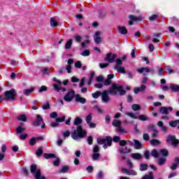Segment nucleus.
Masks as SVG:
<instances>
[{
	"mask_svg": "<svg viewBox=\"0 0 179 179\" xmlns=\"http://www.w3.org/2000/svg\"><path fill=\"white\" fill-rule=\"evenodd\" d=\"M17 93L16 92V90H10L8 91H6L4 92V98L3 96V100H16V94Z\"/></svg>",
	"mask_w": 179,
	"mask_h": 179,
	"instance_id": "39448f33",
	"label": "nucleus"
},
{
	"mask_svg": "<svg viewBox=\"0 0 179 179\" xmlns=\"http://www.w3.org/2000/svg\"><path fill=\"white\" fill-rule=\"evenodd\" d=\"M126 115H128V117H130L131 118H133L134 120H138V117L135 113L132 112H127Z\"/></svg>",
	"mask_w": 179,
	"mask_h": 179,
	"instance_id": "7c9ffc66",
	"label": "nucleus"
},
{
	"mask_svg": "<svg viewBox=\"0 0 179 179\" xmlns=\"http://www.w3.org/2000/svg\"><path fill=\"white\" fill-rule=\"evenodd\" d=\"M72 47V39H70L69 41H67V43L65 45V48L66 50H69Z\"/></svg>",
	"mask_w": 179,
	"mask_h": 179,
	"instance_id": "37998d69",
	"label": "nucleus"
},
{
	"mask_svg": "<svg viewBox=\"0 0 179 179\" xmlns=\"http://www.w3.org/2000/svg\"><path fill=\"white\" fill-rule=\"evenodd\" d=\"M108 93L110 94H112V96H115L117 95V93H120V96H124L127 92L125 90H122V85H118V84H113L111 88L108 90Z\"/></svg>",
	"mask_w": 179,
	"mask_h": 179,
	"instance_id": "f03ea898",
	"label": "nucleus"
},
{
	"mask_svg": "<svg viewBox=\"0 0 179 179\" xmlns=\"http://www.w3.org/2000/svg\"><path fill=\"white\" fill-rule=\"evenodd\" d=\"M134 148L137 150L142 149V144L141 143V142H139V141L134 139Z\"/></svg>",
	"mask_w": 179,
	"mask_h": 179,
	"instance_id": "bb28decb",
	"label": "nucleus"
},
{
	"mask_svg": "<svg viewBox=\"0 0 179 179\" xmlns=\"http://www.w3.org/2000/svg\"><path fill=\"white\" fill-rule=\"evenodd\" d=\"M53 87H54V90L56 92H59L60 90H62V92H66V88H65V87H59L57 84H54L53 85Z\"/></svg>",
	"mask_w": 179,
	"mask_h": 179,
	"instance_id": "b1692460",
	"label": "nucleus"
},
{
	"mask_svg": "<svg viewBox=\"0 0 179 179\" xmlns=\"http://www.w3.org/2000/svg\"><path fill=\"white\" fill-rule=\"evenodd\" d=\"M112 125L117 128V132H125V130H124V128H122V123L119 120H113Z\"/></svg>",
	"mask_w": 179,
	"mask_h": 179,
	"instance_id": "1a4fd4ad",
	"label": "nucleus"
},
{
	"mask_svg": "<svg viewBox=\"0 0 179 179\" xmlns=\"http://www.w3.org/2000/svg\"><path fill=\"white\" fill-rule=\"evenodd\" d=\"M92 118L93 117L92 116V113H90L88 115H87V117H85V121L87 124L92 122Z\"/></svg>",
	"mask_w": 179,
	"mask_h": 179,
	"instance_id": "79ce46f5",
	"label": "nucleus"
},
{
	"mask_svg": "<svg viewBox=\"0 0 179 179\" xmlns=\"http://www.w3.org/2000/svg\"><path fill=\"white\" fill-rule=\"evenodd\" d=\"M36 155L38 157H41V156H43V148H38L36 150Z\"/></svg>",
	"mask_w": 179,
	"mask_h": 179,
	"instance_id": "49530a36",
	"label": "nucleus"
},
{
	"mask_svg": "<svg viewBox=\"0 0 179 179\" xmlns=\"http://www.w3.org/2000/svg\"><path fill=\"white\" fill-rule=\"evenodd\" d=\"M87 173H93V166H88L87 167Z\"/></svg>",
	"mask_w": 179,
	"mask_h": 179,
	"instance_id": "338daca9",
	"label": "nucleus"
},
{
	"mask_svg": "<svg viewBox=\"0 0 179 179\" xmlns=\"http://www.w3.org/2000/svg\"><path fill=\"white\" fill-rule=\"evenodd\" d=\"M58 117V113L57 112H52L50 113V118H57Z\"/></svg>",
	"mask_w": 179,
	"mask_h": 179,
	"instance_id": "680f3d73",
	"label": "nucleus"
},
{
	"mask_svg": "<svg viewBox=\"0 0 179 179\" xmlns=\"http://www.w3.org/2000/svg\"><path fill=\"white\" fill-rule=\"evenodd\" d=\"M165 70L166 73H169V74L174 73V70H173V69H171L170 66H166L165 67Z\"/></svg>",
	"mask_w": 179,
	"mask_h": 179,
	"instance_id": "ea45409f",
	"label": "nucleus"
},
{
	"mask_svg": "<svg viewBox=\"0 0 179 179\" xmlns=\"http://www.w3.org/2000/svg\"><path fill=\"white\" fill-rule=\"evenodd\" d=\"M81 55H83V57H89V55H90V51H89V50H86L81 52Z\"/></svg>",
	"mask_w": 179,
	"mask_h": 179,
	"instance_id": "09e8293b",
	"label": "nucleus"
},
{
	"mask_svg": "<svg viewBox=\"0 0 179 179\" xmlns=\"http://www.w3.org/2000/svg\"><path fill=\"white\" fill-rule=\"evenodd\" d=\"M169 111H173V108L171 106H169L168 108L163 106L159 108V113H161V114H164L165 115L169 114Z\"/></svg>",
	"mask_w": 179,
	"mask_h": 179,
	"instance_id": "4468645a",
	"label": "nucleus"
},
{
	"mask_svg": "<svg viewBox=\"0 0 179 179\" xmlns=\"http://www.w3.org/2000/svg\"><path fill=\"white\" fill-rule=\"evenodd\" d=\"M69 170V166H64L62 168V169L59 171V173H65L66 171H68Z\"/></svg>",
	"mask_w": 179,
	"mask_h": 179,
	"instance_id": "3c124183",
	"label": "nucleus"
},
{
	"mask_svg": "<svg viewBox=\"0 0 179 179\" xmlns=\"http://www.w3.org/2000/svg\"><path fill=\"white\" fill-rule=\"evenodd\" d=\"M102 92L100 91H96L95 93L92 94V97L94 99H99V97H100V96H101Z\"/></svg>",
	"mask_w": 179,
	"mask_h": 179,
	"instance_id": "e433bc0d",
	"label": "nucleus"
},
{
	"mask_svg": "<svg viewBox=\"0 0 179 179\" xmlns=\"http://www.w3.org/2000/svg\"><path fill=\"white\" fill-rule=\"evenodd\" d=\"M101 35V32H100V31H97L95 32V34L94 36V41L96 44H100L101 43V38L100 37Z\"/></svg>",
	"mask_w": 179,
	"mask_h": 179,
	"instance_id": "2eb2a0df",
	"label": "nucleus"
},
{
	"mask_svg": "<svg viewBox=\"0 0 179 179\" xmlns=\"http://www.w3.org/2000/svg\"><path fill=\"white\" fill-rule=\"evenodd\" d=\"M32 124L34 125V127H40L41 125V128L43 129L45 128V123H44V120L40 115H36V120L32 123Z\"/></svg>",
	"mask_w": 179,
	"mask_h": 179,
	"instance_id": "0eeeda50",
	"label": "nucleus"
},
{
	"mask_svg": "<svg viewBox=\"0 0 179 179\" xmlns=\"http://www.w3.org/2000/svg\"><path fill=\"white\" fill-rule=\"evenodd\" d=\"M141 171H146L148 170V164H141L140 165Z\"/></svg>",
	"mask_w": 179,
	"mask_h": 179,
	"instance_id": "58836bf2",
	"label": "nucleus"
},
{
	"mask_svg": "<svg viewBox=\"0 0 179 179\" xmlns=\"http://www.w3.org/2000/svg\"><path fill=\"white\" fill-rule=\"evenodd\" d=\"M131 157L132 159H134V160H141L142 157H143L141 153H132L131 154Z\"/></svg>",
	"mask_w": 179,
	"mask_h": 179,
	"instance_id": "412c9836",
	"label": "nucleus"
},
{
	"mask_svg": "<svg viewBox=\"0 0 179 179\" xmlns=\"http://www.w3.org/2000/svg\"><path fill=\"white\" fill-rule=\"evenodd\" d=\"M144 141H149L150 139V137L149 136L148 134L145 133L143 136Z\"/></svg>",
	"mask_w": 179,
	"mask_h": 179,
	"instance_id": "bf43d9fd",
	"label": "nucleus"
},
{
	"mask_svg": "<svg viewBox=\"0 0 179 179\" xmlns=\"http://www.w3.org/2000/svg\"><path fill=\"white\" fill-rule=\"evenodd\" d=\"M131 108L134 111H138V110H141V106H139L138 104H133L131 106Z\"/></svg>",
	"mask_w": 179,
	"mask_h": 179,
	"instance_id": "a18cd8bd",
	"label": "nucleus"
},
{
	"mask_svg": "<svg viewBox=\"0 0 179 179\" xmlns=\"http://www.w3.org/2000/svg\"><path fill=\"white\" fill-rule=\"evenodd\" d=\"M137 72H138V73H143V75H146V73L150 72V70L148 68H141L137 69Z\"/></svg>",
	"mask_w": 179,
	"mask_h": 179,
	"instance_id": "5701e85b",
	"label": "nucleus"
},
{
	"mask_svg": "<svg viewBox=\"0 0 179 179\" xmlns=\"http://www.w3.org/2000/svg\"><path fill=\"white\" fill-rule=\"evenodd\" d=\"M117 30L121 34H127L128 33V30H127L125 27H118Z\"/></svg>",
	"mask_w": 179,
	"mask_h": 179,
	"instance_id": "393cba45",
	"label": "nucleus"
},
{
	"mask_svg": "<svg viewBox=\"0 0 179 179\" xmlns=\"http://www.w3.org/2000/svg\"><path fill=\"white\" fill-rule=\"evenodd\" d=\"M50 24L52 27H57V26H58V21H57V18L52 17L50 19Z\"/></svg>",
	"mask_w": 179,
	"mask_h": 179,
	"instance_id": "c85d7f7f",
	"label": "nucleus"
},
{
	"mask_svg": "<svg viewBox=\"0 0 179 179\" xmlns=\"http://www.w3.org/2000/svg\"><path fill=\"white\" fill-rule=\"evenodd\" d=\"M17 120L18 121H22V122H27V116L24 114L20 115L17 117Z\"/></svg>",
	"mask_w": 179,
	"mask_h": 179,
	"instance_id": "aec40b11",
	"label": "nucleus"
},
{
	"mask_svg": "<svg viewBox=\"0 0 179 179\" xmlns=\"http://www.w3.org/2000/svg\"><path fill=\"white\" fill-rule=\"evenodd\" d=\"M46 90H47V87L43 85L39 89V92L41 93L42 92H46Z\"/></svg>",
	"mask_w": 179,
	"mask_h": 179,
	"instance_id": "774afa93",
	"label": "nucleus"
},
{
	"mask_svg": "<svg viewBox=\"0 0 179 179\" xmlns=\"http://www.w3.org/2000/svg\"><path fill=\"white\" fill-rule=\"evenodd\" d=\"M23 125V123H21L20 126H18L16 129V133L17 134H23L24 131H26V128L22 127Z\"/></svg>",
	"mask_w": 179,
	"mask_h": 179,
	"instance_id": "4be33fe9",
	"label": "nucleus"
},
{
	"mask_svg": "<svg viewBox=\"0 0 179 179\" xmlns=\"http://www.w3.org/2000/svg\"><path fill=\"white\" fill-rule=\"evenodd\" d=\"M160 153L164 156V157H166V156H169V151L166 149H161Z\"/></svg>",
	"mask_w": 179,
	"mask_h": 179,
	"instance_id": "c9c22d12",
	"label": "nucleus"
},
{
	"mask_svg": "<svg viewBox=\"0 0 179 179\" xmlns=\"http://www.w3.org/2000/svg\"><path fill=\"white\" fill-rule=\"evenodd\" d=\"M151 155L153 157H155V159H157L159 157V152L156 149H153L151 152Z\"/></svg>",
	"mask_w": 179,
	"mask_h": 179,
	"instance_id": "4c0bfd02",
	"label": "nucleus"
},
{
	"mask_svg": "<svg viewBox=\"0 0 179 179\" xmlns=\"http://www.w3.org/2000/svg\"><path fill=\"white\" fill-rule=\"evenodd\" d=\"M179 120H176L175 121H171L169 122L170 127H172V128H176L178 125Z\"/></svg>",
	"mask_w": 179,
	"mask_h": 179,
	"instance_id": "c756f323",
	"label": "nucleus"
},
{
	"mask_svg": "<svg viewBox=\"0 0 179 179\" xmlns=\"http://www.w3.org/2000/svg\"><path fill=\"white\" fill-rule=\"evenodd\" d=\"M145 90H146V85H141V87L134 88V93L135 94H138L139 92H145Z\"/></svg>",
	"mask_w": 179,
	"mask_h": 179,
	"instance_id": "6ab92c4d",
	"label": "nucleus"
},
{
	"mask_svg": "<svg viewBox=\"0 0 179 179\" xmlns=\"http://www.w3.org/2000/svg\"><path fill=\"white\" fill-rule=\"evenodd\" d=\"M122 173H124V174H127V176H137L138 173L135 171V170H129L125 168H123L122 169Z\"/></svg>",
	"mask_w": 179,
	"mask_h": 179,
	"instance_id": "dca6fc26",
	"label": "nucleus"
},
{
	"mask_svg": "<svg viewBox=\"0 0 179 179\" xmlns=\"http://www.w3.org/2000/svg\"><path fill=\"white\" fill-rule=\"evenodd\" d=\"M99 158H100V153L94 152L92 155L93 160H99Z\"/></svg>",
	"mask_w": 179,
	"mask_h": 179,
	"instance_id": "de8ad7c7",
	"label": "nucleus"
},
{
	"mask_svg": "<svg viewBox=\"0 0 179 179\" xmlns=\"http://www.w3.org/2000/svg\"><path fill=\"white\" fill-rule=\"evenodd\" d=\"M122 65V60L121 59H117L116 60V65L115 66V71H117L119 73H127V71H125V67Z\"/></svg>",
	"mask_w": 179,
	"mask_h": 179,
	"instance_id": "423d86ee",
	"label": "nucleus"
},
{
	"mask_svg": "<svg viewBox=\"0 0 179 179\" xmlns=\"http://www.w3.org/2000/svg\"><path fill=\"white\" fill-rule=\"evenodd\" d=\"M144 157L147 160H149L150 157V153L149 152V151L146 150L144 152Z\"/></svg>",
	"mask_w": 179,
	"mask_h": 179,
	"instance_id": "864d4df0",
	"label": "nucleus"
},
{
	"mask_svg": "<svg viewBox=\"0 0 179 179\" xmlns=\"http://www.w3.org/2000/svg\"><path fill=\"white\" fill-rule=\"evenodd\" d=\"M43 110H50V103L47 101L43 106Z\"/></svg>",
	"mask_w": 179,
	"mask_h": 179,
	"instance_id": "8fccbe9b",
	"label": "nucleus"
},
{
	"mask_svg": "<svg viewBox=\"0 0 179 179\" xmlns=\"http://www.w3.org/2000/svg\"><path fill=\"white\" fill-rule=\"evenodd\" d=\"M74 38L76 39V41H77V43H80V41H82V36L79 35H76L74 36Z\"/></svg>",
	"mask_w": 179,
	"mask_h": 179,
	"instance_id": "6e6d98bb",
	"label": "nucleus"
},
{
	"mask_svg": "<svg viewBox=\"0 0 179 179\" xmlns=\"http://www.w3.org/2000/svg\"><path fill=\"white\" fill-rule=\"evenodd\" d=\"M83 122L82 118L77 117L74 120V125L77 126L76 129L71 132V138L74 141H78L79 138L82 139L87 135L86 130L83 129V127L80 126V124Z\"/></svg>",
	"mask_w": 179,
	"mask_h": 179,
	"instance_id": "f257e3e1",
	"label": "nucleus"
},
{
	"mask_svg": "<svg viewBox=\"0 0 179 179\" xmlns=\"http://www.w3.org/2000/svg\"><path fill=\"white\" fill-rule=\"evenodd\" d=\"M30 170L31 173L32 174H34V177L36 179H47L45 176H41V171L40 169H37V165H31Z\"/></svg>",
	"mask_w": 179,
	"mask_h": 179,
	"instance_id": "20e7f679",
	"label": "nucleus"
},
{
	"mask_svg": "<svg viewBox=\"0 0 179 179\" xmlns=\"http://www.w3.org/2000/svg\"><path fill=\"white\" fill-rule=\"evenodd\" d=\"M113 142H116L118 143L121 141V138H120V136H114L113 139Z\"/></svg>",
	"mask_w": 179,
	"mask_h": 179,
	"instance_id": "0e129e2a",
	"label": "nucleus"
},
{
	"mask_svg": "<svg viewBox=\"0 0 179 179\" xmlns=\"http://www.w3.org/2000/svg\"><path fill=\"white\" fill-rule=\"evenodd\" d=\"M117 58V55L113 52H109L106 55V57L104 59V61L109 62V64H113L115 59Z\"/></svg>",
	"mask_w": 179,
	"mask_h": 179,
	"instance_id": "9d476101",
	"label": "nucleus"
},
{
	"mask_svg": "<svg viewBox=\"0 0 179 179\" xmlns=\"http://www.w3.org/2000/svg\"><path fill=\"white\" fill-rule=\"evenodd\" d=\"M166 142H172L173 146H176L179 143L178 139H176L175 136L171 135L168 136Z\"/></svg>",
	"mask_w": 179,
	"mask_h": 179,
	"instance_id": "ddd939ff",
	"label": "nucleus"
},
{
	"mask_svg": "<svg viewBox=\"0 0 179 179\" xmlns=\"http://www.w3.org/2000/svg\"><path fill=\"white\" fill-rule=\"evenodd\" d=\"M151 145H152L153 146H156L157 145H160V141H159V140L157 139H152L150 141Z\"/></svg>",
	"mask_w": 179,
	"mask_h": 179,
	"instance_id": "a19ab883",
	"label": "nucleus"
},
{
	"mask_svg": "<svg viewBox=\"0 0 179 179\" xmlns=\"http://www.w3.org/2000/svg\"><path fill=\"white\" fill-rule=\"evenodd\" d=\"M109 64L108 63H100L99 64V66L100 68L101 69H103V68H107V66H108Z\"/></svg>",
	"mask_w": 179,
	"mask_h": 179,
	"instance_id": "052dcab7",
	"label": "nucleus"
},
{
	"mask_svg": "<svg viewBox=\"0 0 179 179\" xmlns=\"http://www.w3.org/2000/svg\"><path fill=\"white\" fill-rule=\"evenodd\" d=\"M101 100L103 103H105L106 104H108L110 101H111V99L110 98V96L108 95V91H103L101 94Z\"/></svg>",
	"mask_w": 179,
	"mask_h": 179,
	"instance_id": "9b49d317",
	"label": "nucleus"
},
{
	"mask_svg": "<svg viewBox=\"0 0 179 179\" xmlns=\"http://www.w3.org/2000/svg\"><path fill=\"white\" fill-rule=\"evenodd\" d=\"M148 131H152V132L157 131V129H156V126L153 124H150L149 126H148Z\"/></svg>",
	"mask_w": 179,
	"mask_h": 179,
	"instance_id": "c03bdc74",
	"label": "nucleus"
},
{
	"mask_svg": "<svg viewBox=\"0 0 179 179\" xmlns=\"http://www.w3.org/2000/svg\"><path fill=\"white\" fill-rule=\"evenodd\" d=\"M76 96L75 91L73 90H71L65 94L64 100L67 101V103H71V101L75 99Z\"/></svg>",
	"mask_w": 179,
	"mask_h": 179,
	"instance_id": "6e6552de",
	"label": "nucleus"
},
{
	"mask_svg": "<svg viewBox=\"0 0 179 179\" xmlns=\"http://www.w3.org/2000/svg\"><path fill=\"white\" fill-rule=\"evenodd\" d=\"M119 152L120 153H129L131 152V149L127 147H122L119 149Z\"/></svg>",
	"mask_w": 179,
	"mask_h": 179,
	"instance_id": "cd10ccee",
	"label": "nucleus"
},
{
	"mask_svg": "<svg viewBox=\"0 0 179 179\" xmlns=\"http://www.w3.org/2000/svg\"><path fill=\"white\" fill-rule=\"evenodd\" d=\"M166 160H167L166 157L159 158V162H158V165L163 166V164H164V163H166Z\"/></svg>",
	"mask_w": 179,
	"mask_h": 179,
	"instance_id": "f704fd0d",
	"label": "nucleus"
},
{
	"mask_svg": "<svg viewBox=\"0 0 179 179\" xmlns=\"http://www.w3.org/2000/svg\"><path fill=\"white\" fill-rule=\"evenodd\" d=\"M43 137L40 136V137H36V138H32L29 140V145H31V146H34V145H36V141H43Z\"/></svg>",
	"mask_w": 179,
	"mask_h": 179,
	"instance_id": "a211bd4d",
	"label": "nucleus"
},
{
	"mask_svg": "<svg viewBox=\"0 0 179 179\" xmlns=\"http://www.w3.org/2000/svg\"><path fill=\"white\" fill-rule=\"evenodd\" d=\"M75 67L76 68H78L80 69L82 68V62H80V61H78L75 63Z\"/></svg>",
	"mask_w": 179,
	"mask_h": 179,
	"instance_id": "13d9d810",
	"label": "nucleus"
},
{
	"mask_svg": "<svg viewBox=\"0 0 179 179\" xmlns=\"http://www.w3.org/2000/svg\"><path fill=\"white\" fill-rule=\"evenodd\" d=\"M99 150H100V147H99V145H94L93 148L94 153H99Z\"/></svg>",
	"mask_w": 179,
	"mask_h": 179,
	"instance_id": "5fc2aeb1",
	"label": "nucleus"
},
{
	"mask_svg": "<svg viewBox=\"0 0 179 179\" xmlns=\"http://www.w3.org/2000/svg\"><path fill=\"white\" fill-rule=\"evenodd\" d=\"M64 121H65V116H63L62 117L56 118L57 122H64Z\"/></svg>",
	"mask_w": 179,
	"mask_h": 179,
	"instance_id": "4d7b16f0",
	"label": "nucleus"
},
{
	"mask_svg": "<svg viewBox=\"0 0 179 179\" xmlns=\"http://www.w3.org/2000/svg\"><path fill=\"white\" fill-rule=\"evenodd\" d=\"M157 19H159V15L157 14H154L149 17L150 22H155V20H157Z\"/></svg>",
	"mask_w": 179,
	"mask_h": 179,
	"instance_id": "72a5a7b5",
	"label": "nucleus"
},
{
	"mask_svg": "<svg viewBox=\"0 0 179 179\" xmlns=\"http://www.w3.org/2000/svg\"><path fill=\"white\" fill-rule=\"evenodd\" d=\"M170 89L172 92H179V85L176 84H171Z\"/></svg>",
	"mask_w": 179,
	"mask_h": 179,
	"instance_id": "a878e982",
	"label": "nucleus"
},
{
	"mask_svg": "<svg viewBox=\"0 0 179 179\" xmlns=\"http://www.w3.org/2000/svg\"><path fill=\"white\" fill-rule=\"evenodd\" d=\"M71 69L72 66L71 65L66 66V70L67 71L68 73H71V72H72Z\"/></svg>",
	"mask_w": 179,
	"mask_h": 179,
	"instance_id": "e2e57ef3",
	"label": "nucleus"
},
{
	"mask_svg": "<svg viewBox=\"0 0 179 179\" xmlns=\"http://www.w3.org/2000/svg\"><path fill=\"white\" fill-rule=\"evenodd\" d=\"M34 91V88H30V89H27L24 90V94L25 96H29L30 93H32Z\"/></svg>",
	"mask_w": 179,
	"mask_h": 179,
	"instance_id": "473e14b6",
	"label": "nucleus"
},
{
	"mask_svg": "<svg viewBox=\"0 0 179 179\" xmlns=\"http://www.w3.org/2000/svg\"><path fill=\"white\" fill-rule=\"evenodd\" d=\"M138 120H140V121H148V117L141 115L138 116Z\"/></svg>",
	"mask_w": 179,
	"mask_h": 179,
	"instance_id": "603ef678",
	"label": "nucleus"
},
{
	"mask_svg": "<svg viewBox=\"0 0 179 179\" xmlns=\"http://www.w3.org/2000/svg\"><path fill=\"white\" fill-rule=\"evenodd\" d=\"M129 18L130 19V21H129V24L131 26L132 24H134V22H141V20H142V17L141 16H135L133 15H131L129 16Z\"/></svg>",
	"mask_w": 179,
	"mask_h": 179,
	"instance_id": "f8f14e48",
	"label": "nucleus"
},
{
	"mask_svg": "<svg viewBox=\"0 0 179 179\" xmlns=\"http://www.w3.org/2000/svg\"><path fill=\"white\" fill-rule=\"evenodd\" d=\"M94 108H96V110H97L99 114H103V110H101V108H100L99 106H94Z\"/></svg>",
	"mask_w": 179,
	"mask_h": 179,
	"instance_id": "69168bd1",
	"label": "nucleus"
},
{
	"mask_svg": "<svg viewBox=\"0 0 179 179\" xmlns=\"http://www.w3.org/2000/svg\"><path fill=\"white\" fill-rule=\"evenodd\" d=\"M75 99L77 103H81V104H85V103H86V99L81 97L79 94L76 95Z\"/></svg>",
	"mask_w": 179,
	"mask_h": 179,
	"instance_id": "f3484780",
	"label": "nucleus"
},
{
	"mask_svg": "<svg viewBox=\"0 0 179 179\" xmlns=\"http://www.w3.org/2000/svg\"><path fill=\"white\" fill-rule=\"evenodd\" d=\"M45 159H55L56 156L55 154H47V153H45L43 155Z\"/></svg>",
	"mask_w": 179,
	"mask_h": 179,
	"instance_id": "2f4dec72",
	"label": "nucleus"
},
{
	"mask_svg": "<svg viewBox=\"0 0 179 179\" xmlns=\"http://www.w3.org/2000/svg\"><path fill=\"white\" fill-rule=\"evenodd\" d=\"M97 143H99V145H103V149H106L113 144V138L108 136L105 138H98Z\"/></svg>",
	"mask_w": 179,
	"mask_h": 179,
	"instance_id": "7ed1b4c3",
	"label": "nucleus"
}]
</instances>
